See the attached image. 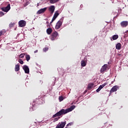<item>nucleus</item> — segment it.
Returning <instances> with one entry per match:
<instances>
[{
  "label": "nucleus",
  "mask_w": 128,
  "mask_h": 128,
  "mask_svg": "<svg viewBox=\"0 0 128 128\" xmlns=\"http://www.w3.org/2000/svg\"><path fill=\"white\" fill-rule=\"evenodd\" d=\"M52 32V28H47L46 33L48 34H50Z\"/></svg>",
  "instance_id": "4468645a"
},
{
  "label": "nucleus",
  "mask_w": 128,
  "mask_h": 128,
  "mask_svg": "<svg viewBox=\"0 0 128 128\" xmlns=\"http://www.w3.org/2000/svg\"><path fill=\"white\" fill-rule=\"evenodd\" d=\"M80 64H81V66H82V67H84L86 66V62L84 60H82L80 62Z\"/></svg>",
  "instance_id": "ddd939ff"
},
{
  "label": "nucleus",
  "mask_w": 128,
  "mask_h": 128,
  "mask_svg": "<svg viewBox=\"0 0 128 128\" xmlns=\"http://www.w3.org/2000/svg\"><path fill=\"white\" fill-rule=\"evenodd\" d=\"M113 40H116L118 38V35H114L112 38Z\"/></svg>",
  "instance_id": "6ab92c4d"
},
{
  "label": "nucleus",
  "mask_w": 128,
  "mask_h": 128,
  "mask_svg": "<svg viewBox=\"0 0 128 128\" xmlns=\"http://www.w3.org/2000/svg\"><path fill=\"white\" fill-rule=\"evenodd\" d=\"M87 92L86 90H85V91H84L85 92Z\"/></svg>",
  "instance_id": "ea45409f"
},
{
  "label": "nucleus",
  "mask_w": 128,
  "mask_h": 128,
  "mask_svg": "<svg viewBox=\"0 0 128 128\" xmlns=\"http://www.w3.org/2000/svg\"><path fill=\"white\" fill-rule=\"evenodd\" d=\"M34 54H36V52H38V50H36L34 52Z\"/></svg>",
  "instance_id": "4c0bfd02"
},
{
  "label": "nucleus",
  "mask_w": 128,
  "mask_h": 128,
  "mask_svg": "<svg viewBox=\"0 0 128 128\" xmlns=\"http://www.w3.org/2000/svg\"><path fill=\"white\" fill-rule=\"evenodd\" d=\"M118 86H114L110 90V92H116L118 89Z\"/></svg>",
  "instance_id": "9b49d317"
},
{
  "label": "nucleus",
  "mask_w": 128,
  "mask_h": 128,
  "mask_svg": "<svg viewBox=\"0 0 128 128\" xmlns=\"http://www.w3.org/2000/svg\"><path fill=\"white\" fill-rule=\"evenodd\" d=\"M59 100L60 102H62V100H64V97L62 96L59 97Z\"/></svg>",
  "instance_id": "c85d7f7f"
},
{
  "label": "nucleus",
  "mask_w": 128,
  "mask_h": 128,
  "mask_svg": "<svg viewBox=\"0 0 128 128\" xmlns=\"http://www.w3.org/2000/svg\"><path fill=\"white\" fill-rule=\"evenodd\" d=\"M56 18L55 16H53V18H52V21L50 22V24H52V22L54 20H55Z\"/></svg>",
  "instance_id": "c756f323"
},
{
  "label": "nucleus",
  "mask_w": 128,
  "mask_h": 128,
  "mask_svg": "<svg viewBox=\"0 0 128 128\" xmlns=\"http://www.w3.org/2000/svg\"><path fill=\"white\" fill-rule=\"evenodd\" d=\"M108 124V122L105 123L104 124Z\"/></svg>",
  "instance_id": "58836bf2"
},
{
  "label": "nucleus",
  "mask_w": 128,
  "mask_h": 128,
  "mask_svg": "<svg viewBox=\"0 0 128 128\" xmlns=\"http://www.w3.org/2000/svg\"><path fill=\"white\" fill-rule=\"evenodd\" d=\"M112 94V92H110V91L109 96H110Z\"/></svg>",
  "instance_id": "c9c22d12"
},
{
  "label": "nucleus",
  "mask_w": 128,
  "mask_h": 128,
  "mask_svg": "<svg viewBox=\"0 0 128 128\" xmlns=\"http://www.w3.org/2000/svg\"><path fill=\"white\" fill-rule=\"evenodd\" d=\"M28 4V2H26L25 4H24V6H26Z\"/></svg>",
  "instance_id": "72a5a7b5"
},
{
  "label": "nucleus",
  "mask_w": 128,
  "mask_h": 128,
  "mask_svg": "<svg viewBox=\"0 0 128 128\" xmlns=\"http://www.w3.org/2000/svg\"><path fill=\"white\" fill-rule=\"evenodd\" d=\"M2 10V12H8L10 10V4H8V5L6 7H4L1 8Z\"/></svg>",
  "instance_id": "39448f33"
},
{
  "label": "nucleus",
  "mask_w": 128,
  "mask_h": 128,
  "mask_svg": "<svg viewBox=\"0 0 128 128\" xmlns=\"http://www.w3.org/2000/svg\"><path fill=\"white\" fill-rule=\"evenodd\" d=\"M94 83H90L88 84V90H91L92 88L94 86Z\"/></svg>",
  "instance_id": "a211bd4d"
},
{
  "label": "nucleus",
  "mask_w": 128,
  "mask_h": 128,
  "mask_svg": "<svg viewBox=\"0 0 128 128\" xmlns=\"http://www.w3.org/2000/svg\"><path fill=\"white\" fill-rule=\"evenodd\" d=\"M26 22L24 20H20L18 22V26L20 28H24V26H26Z\"/></svg>",
  "instance_id": "7ed1b4c3"
},
{
  "label": "nucleus",
  "mask_w": 128,
  "mask_h": 128,
  "mask_svg": "<svg viewBox=\"0 0 128 128\" xmlns=\"http://www.w3.org/2000/svg\"><path fill=\"white\" fill-rule=\"evenodd\" d=\"M108 64H110V62H108Z\"/></svg>",
  "instance_id": "a19ab883"
},
{
  "label": "nucleus",
  "mask_w": 128,
  "mask_h": 128,
  "mask_svg": "<svg viewBox=\"0 0 128 128\" xmlns=\"http://www.w3.org/2000/svg\"><path fill=\"white\" fill-rule=\"evenodd\" d=\"M4 36V32L2 30L0 32V36Z\"/></svg>",
  "instance_id": "7c9ffc66"
},
{
  "label": "nucleus",
  "mask_w": 128,
  "mask_h": 128,
  "mask_svg": "<svg viewBox=\"0 0 128 128\" xmlns=\"http://www.w3.org/2000/svg\"><path fill=\"white\" fill-rule=\"evenodd\" d=\"M60 117H58V118H55L54 120V122H58V120H60Z\"/></svg>",
  "instance_id": "bb28decb"
},
{
  "label": "nucleus",
  "mask_w": 128,
  "mask_h": 128,
  "mask_svg": "<svg viewBox=\"0 0 128 128\" xmlns=\"http://www.w3.org/2000/svg\"><path fill=\"white\" fill-rule=\"evenodd\" d=\"M58 36V34L56 32H53L51 35V40H54Z\"/></svg>",
  "instance_id": "20e7f679"
},
{
  "label": "nucleus",
  "mask_w": 128,
  "mask_h": 128,
  "mask_svg": "<svg viewBox=\"0 0 128 128\" xmlns=\"http://www.w3.org/2000/svg\"><path fill=\"white\" fill-rule=\"evenodd\" d=\"M108 70V64H104L101 68L100 72L102 73Z\"/></svg>",
  "instance_id": "0eeeda50"
},
{
  "label": "nucleus",
  "mask_w": 128,
  "mask_h": 128,
  "mask_svg": "<svg viewBox=\"0 0 128 128\" xmlns=\"http://www.w3.org/2000/svg\"><path fill=\"white\" fill-rule=\"evenodd\" d=\"M24 53H22L21 54L19 57L20 58H24Z\"/></svg>",
  "instance_id": "393cba45"
},
{
  "label": "nucleus",
  "mask_w": 128,
  "mask_h": 128,
  "mask_svg": "<svg viewBox=\"0 0 128 128\" xmlns=\"http://www.w3.org/2000/svg\"><path fill=\"white\" fill-rule=\"evenodd\" d=\"M106 84H108V82H105L102 85H100L98 88L100 89V90H102V88H104V86H106Z\"/></svg>",
  "instance_id": "f3484780"
},
{
  "label": "nucleus",
  "mask_w": 128,
  "mask_h": 128,
  "mask_svg": "<svg viewBox=\"0 0 128 128\" xmlns=\"http://www.w3.org/2000/svg\"><path fill=\"white\" fill-rule=\"evenodd\" d=\"M48 10V8H41L37 12V14H44Z\"/></svg>",
  "instance_id": "6e6552de"
},
{
  "label": "nucleus",
  "mask_w": 128,
  "mask_h": 128,
  "mask_svg": "<svg viewBox=\"0 0 128 128\" xmlns=\"http://www.w3.org/2000/svg\"><path fill=\"white\" fill-rule=\"evenodd\" d=\"M14 24H16L15 23H10L9 25L10 28H13V26H14Z\"/></svg>",
  "instance_id": "b1692460"
},
{
  "label": "nucleus",
  "mask_w": 128,
  "mask_h": 128,
  "mask_svg": "<svg viewBox=\"0 0 128 128\" xmlns=\"http://www.w3.org/2000/svg\"><path fill=\"white\" fill-rule=\"evenodd\" d=\"M37 6H40V3L37 4Z\"/></svg>",
  "instance_id": "e433bc0d"
},
{
  "label": "nucleus",
  "mask_w": 128,
  "mask_h": 128,
  "mask_svg": "<svg viewBox=\"0 0 128 128\" xmlns=\"http://www.w3.org/2000/svg\"><path fill=\"white\" fill-rule=\"evenodd\" d=\"M120 25H121V26H122V28H126V26H128V22L123 21L121 22Z\"/></svg>",
  "instance_id": "9d476101"
},
{
  "label": "nucleus",
  "mask_w": 128,
  "mask_h": 128,
  "mask_svg": "<svg viewBox=\"0 0 128 128\" xmlns=\"http://www.w3.org/2000/svg\"><path fill=\"white\" fill-rule=\"evenodd\" d=\"M66 124V122L64 121V122H61L58 123L56 126V128H64Z\"/></svg>",
  "instance_id": "f03ea898"
},
{
  "label": "nucleus",
  "mask_w": 128,
  "mask_h": 128,
  "mask_svg": "<svg viewBox=\"0 0 128 128\" xmlns=\"http://www.w3.org/2000/svg\"><path fill=\"white\" fill-rule=\"evenodd\" d=\"M48 47H46L43 49V52H48Z\"/></svg>",
  "instance_id": "5701e85b"
},
{
  "label": "nucleus",
  "mask_w": 128,
  "mask_h": 128,
  "mask_svg": "<svg viewBox=\"0 0 128 128\" xmlns=\"http://www.w3.org/2000/svg\"><path fill=\"white\" fill-rule=\"evenodd\" d=\"M0 14L1 16H4V12H0Z\"/></svg>",
  "instance_id": "2f4dec72"
},
{
  "label": "nucleus",
  "mask_w": 128,
  "mask_h": 128,
  "mask_svg": "<svg viewBox=\"0 0 128 128\" xmlns=\"http://www.w3.org/2000/svg\"><path fill=\"white\" fill-rule=\"evenodd\" d=\"M55 8L54 6H51L49 7V10L50 12V14H52L54 12Z\"/></svg>",
  "instance_id": "f8f14e48"
},
{
  "label": "nucleus",
  "mask_w": 128,
  "mask_h": 128,
  "mask_svg": "<svg viewBox=\"0 0 128 128\" xmlns=\"http://www.w3.org/2000/svg\"><path fill=\"white\" fill-rule=\"evenodd\" d=\"M62 21L60 20L58 21L55 26L56 30H58V28H60V26H62Z\"/></svg>",
  "instance_id": "423d86ee"
},
{
  "label": "nucleus",
  "mask_w": 128,
  "mask_h": 128,
  "mask_svg": "<svg viewBox=\"0 0 128 128\" xmlns=\"http://www.w3.org/2000/svg\"><path fill=\"white\" fill-rule=\"evenodd\" d=\"M26 60H27V62H28L30 60V55L26 54Z\"/></svg>",
  "instance_id": "4be33fe9"
},
{
  "label": "nucleus",
  "mask_w": 128,
  "mask_h": 128,
  "mask_svg": "<svg viewBox=\"0 0 128 128\" xmlns=\"http://www.w3.org/2000/svg\"><path fill=\"white\" fill-rule=\"evenodd\" d=\"M18 62H20V64H24V61L22 59H19Z\"/></svg>",
  "instance_id": "a878e982"
},
{
  "label": "nucleus",
  "mask_w": 128,
  "mask_h": 128,
  "mask_svg": "<svg viewBox=\"0 0 128 128\" xmlns=\"http://www.w3.org/2000/svg\"><path fill=\"white\" fill-rule=\"evenodd\" d=\"M100 89L99 88H98L96 90V92H100Z\"/></svg>",
  "instance_id": "473e14b6"
},
{
  "label": "nucleus",
  "mask_w": 128,
  "mask_h": 128,
  "mask_svg": "<svg viewBox=\"0 0 128 128\" xmlns=\"http://www.w3.org/2000/svg\"><path fill=\"white\" fill-rule=\"evenodd\" d=\"M76 106H72L70 108L66 110L62 109L56 112L55 114L53 115L52 118H54L60 116H62V114H68V112H72L73 110H74Z\"/></svg>",
  "instance_id": "f257e3e1"
},
{
  "label": "nucleus",
  "mask_w": 128,
  "mask_h": 128,
  "mask_svg": "<svg viewBox=\"0 0 128 128\" xmlns=\"http://www.w3.org/2000/svg\"><path fill=\"white\" fill-rule=\"evenodd\" d=\"M60 0H50V4H56V2H58Z\"/></svg>",
  "instance_id": "aec40b11"
},
{
  "label": "nucleus",
  "mask_w": 128,
  "mask_h": 128,
  "mask_svg": "<svg viewBox=\"0 0 128 128\" xmlns=\"http://www.w3.org/2000/svg\"><path fill=\"white\" fill-rule=\"evenodd\" d=\"M24 70L25 72V74H29L30 72V68H28V66L26 65H24L22 68Z\"/></svg>",
  "instance_id": "1a4fd4ad"
},
{
  "label": "nucleus",
  "mask_w": 128,
  "mask_h": 128,
  "mask_svg": "<svg viewBox=\"0 0 128 128\" xmlns=\"http://www.w3.org/2000/svg\"><path fill=\"white\" fill-rule=\"evenodd\" d=\"M60 14H58V11H56L54 15V16L55 18H58V16Z\"/></svg>",
  "instance_id": "412c9836"
},
{
  "label": "nucleus",
  "mask_w": 128,
  "mask_h": 128,
  "mask_svg": "<svg viewBox=\"0 0 128 128\" xmlns=\"http://www.w3.org/2000/svg\"><path fill=\"white\" fill-rule=\"evenodd\" d=\"M128 30L126 31V32H124V34L126 35V34H128Z\"/></svg>",
  "instance_id": "f704fd0d"
},
{
  "label": "nucleus",
  "mask_w": 128,
  "mask_h": 128,
  "mask_svg": "<svg viewBox=\"0 0 128 128\" xmlns=\"http://www.w3.org/2000/svg\"><path fill=\"white\" fill-rule=\"evenodd\" d=\"M120 48H122V44L120 43H118L116 44V50H120Z\"/></svg>",
  "instance_id": "dca6fc26"
},
{
  "label": "nucleus",
  "mask_w": 128,
  "mask_h": 128,
  "mask_svg": "<svg viewBox=\"0 0 128 128\" xmlns=\"http://www.w3.org/2000/svg\"><path fill=\"white\" fill-rule=\"evenodd\" d=\"M72 122H70L69 124H68L66 126V128H68V126H72Z\"/></svg>",
  "instance_id": "cd10ccee"
},
{
  "label": "nucleus",
  "mask_w": 128,
  "mask_h": 128,
  "mask_svg": "<svg viewBox=\"0 0 128 128\" xmlns=\"http://www.w3.org/2000/svg\"><path fill=\"white\" fill-rule=\"evenodd\" d=\"M15 72H18L20 70V64H17L15 66Z\"/></svg>",
  "instance_id": "2eb2a0df"
}]
</instances>
